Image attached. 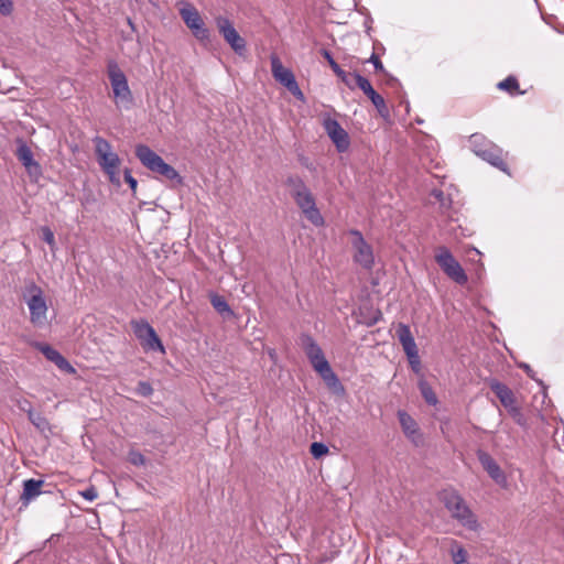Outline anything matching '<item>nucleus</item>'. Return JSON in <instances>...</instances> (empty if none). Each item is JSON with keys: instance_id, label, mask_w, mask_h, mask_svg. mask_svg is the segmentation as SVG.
<instances>
[{"instance_id": "6", "label": "nucleus", "mask_w": 564, "mask_h": 564, "mask_svg": "<svg viewBox=\"0 0 564 564\" xmlns=\"http://www.w3.org/2000/svg\"><path fill=\"white\" fill-rule=\"evenodd\" d=\"M180 15L185 25L191 30L193 36L202 43L210 40V32L199 11L189 2H181Z\"/></svg>"}, {"instance_id": "39", "label": "nucleus", "mask_w": 564, "mask_h": 564, "mask_svg": "<svg viewBox=\"0 0 564 564\" xmlns=\"http://www.w3.org/2000/svg\"><path fill=\"white\" fill-rule=\"evenodd\" d=\"M104 173L108 176V180L113 185H120V176L119 169H109L104 171Z\"/></svg>"}, {"instance_id": "24", "label": "nucleus", "mask_w": 564, "mask_h": 564, "mask_svg": "<svg viewBox=\"0 0 564 564\" xmlns=\"http://www.w3.org/2000/svg\"><path fill=\"white\" fill-rule=\"evenodd\" d=\"M132 328L137 338L141 341L151 337L154 340V328L145 321L132 322Z\"/></svg>"}, {"instance_id": "23", "label": "nucleus", "mask_w": 564, "mask_h": 564, "mask_svg": "<svg viewBox=\"0 0 564 564\" xmlns=\"http://www.w3.org/2000/svg\"><path fill=\"white\" fill-rule=\"evenodd\" d=\"M210 304L215 308L216 312H218L223 316H232L234 312L230 308L229 304L227 303L226 299L221 295H218L216 293L209 294Z\"/></svg>"}, {"instance_id": "20", "label": "nucleus", "mask_w": 564, "mask_h": 564, "mask_svg": "<svg viewBox=\"0 0 564 564\" xmlns=\"http://www.w3.org/2000/svg\"><path fill=\"white\" fill-rule=\"evenodd\" d=\"M479 156L482 160L490 163L492 166H495L503 172L508 171L507 163L505 162V159H503L502 150L500 148H498L497 145H494V144L489 145L488 148H486L485 151L480 152Z\"/></svg>"}, {"instance_id": "44", "label": "nucleus", "mask_w": 564, "mask_h": 564, "mask_svg": "<svg viewBox=\"0 0 564 564\" xmlns=\"http://www.w3.org/2000/svg\"><path fill=\"white\" fill-rule=\"evenodd\" d=\"M124 181L129 184L132 192H135L138 182L137 180L131 175L130 170H124Z\"/></svg>"}, {"instance_id": "28", "label": "nucleus", "mask_w": 564, "mask_h": 564, "mask_svg": "<svg viewBox=\"0 0 564 564\" xmlns=\"http://www.w3.org/2000/svg\"><path fill=\"white\" fill-rule=\"evenodd\" d=\"M451 555L455 564H463L467 561V552L457 541L452 542Z\"/></svg>"}, {"instance_id": "48", "label": "nucleus", "mask_w": 564, "mask_h": 564, "mask_svg": "<svg viewBox=\"0 0 564 564\" xmlns=\"http://www.w3.org/2000/svg\"><path fill=\"white\" fill-rule=\"evenodd\" d=\"M29 406H31L30 403L25 401V405H21L20 409L28 413Z\"/></svg>"}, {"instance_id": "34", "label": "nucleus", "mask_w": 564, "mask_h": 564, "mask_svg": "<svg viewBox=\"0 0 564 564\" xmlns=\"http://www.w3.org/2000/svg\"><path fill=\"white\" fill-rule=\"evenodd\" d=\"M311 454L315 458H319L328 453V447L324 443L314 442L311 444Z\"/></svg>"}, {"instance_id": "27", "label": "nucleus", "mask_w": 564, "mask_h": 564, "mask_svg": "<svg viewBox=\"0 0 564 564\" xmlns=\"http://www.w3.org/2000/svg\"><path fill=\"white\" fill-rule=\"evenodd\" d=\"M469 144L473 152L479 156L480 152L485 151L486 148H488L492 143H490L482 134L474 133L469 137Z\"/></svg>"}, {"instance_id": "33", "label": "nucleus", "mask_w": 564, "mask_h": 564, "mask_svg": "<svg viewBox=\"0 0 564 564\" xmlns=\"http://www.w3.org/2000/svg\"><path fill=\"white\" fill-rule=\"evenodd\" d=\"M56 367L67 373H75L76 369L67 361V359L61 354L57 355L56 359L53 361Z\"/></svg>"}, {"instance_id": "9", "label": "nucleus", "mask_w": 564, "mask_h": 564, "mask_svg": "<svg viewBox=\"0 0 564 564\" xmlns=\"http://www.w3.org/2000/svg\"><path fill=\"white\" fill-rule=\"evenodd\" d=\"M271 72L278 83L284 86L296 99L304 101V94L300 89L294 74L282 65L276 55H271Z\"/></svg>"}, {"instance_id": "31", "label": "nucleus", "mask_w": 564, "mask_h": 564, "mask_svg": "<svg viewBox=\"0 0 564 564\" xmlns=\"http://www.w3.org/2000/svg\"><path fill=\"white\" fill-rule=\"evenodd\" d=\"M431 196L440 203L442 210H447L451 207L452 200L447 197L442 189L434 188L431 192Z\"/></svg>"}, {"instance_id": "32", "label": "nucleus", "mask_w": 564, "mask_h": 564, "mask_svg": "<svg viewBox=\"0 0 564 564\" xmlns=\"http://www.w3.org/2000/svg\"><path fill=\"white\" fill-rule=\"evenodd\" d=\"M420 390H421L422 397L424 398L426 403H429L431 405H435L437 403L436 394L434 393L433 389L426 382L420 383Z\"/></svg>"}, {"instance_id": "29", "label": "nucleus", "mask_w": 564, "mask_h": 564, "mask_svg": "<svg viewBox=\"0 0 564 564\" xmlns=\"http://www.w3.org/2000/svg\"><path fill=\"white\" fill-rule=\"evenodd\" d=\"M154 340L151 337H148L147 339L141 340V345L145 350H153V351H161L162 354L165 352L164 346L154 332Z\"/></svg>"}, {"instance_id": "25", "label": "nucleus", "mask_w": 564, "mask_h": 564, "mask_svg": "<svg viewBox=\"0 0 564 564\" xmlns=\"http://www.w3.org/2000/svg\"><path fill=\"white\" fill-rule=\"evenodd\" d=\"M285 185L289 188L292 197H294L297 193H302L308 188L303 178L299 175H290L285 180Z\"/></svg>"}, {"instance_id": "46", "label": "nucleus", "mask_w": 564, "mask_h": 564, "mask_svg": "<svg viewBox=\"0 0 564 564\" xmlns=\"http://www.w3.org/2000/svg\"><path fill=\"white\" fill-rule=\"evenodd\" d=\"M512 417L516 420V422L518 424L522 425L524 423L523 415L520 410H519V414H514V415H512Z\"/></svg>"}, {"instance_id": "14", "label": "nucleus", "mask_w": 564, "mask_h": 564, "mask_svg": "<svg viewBox=\"0 0 564 564\" xmlns=\"http://www.w3.org/2000/svg\"><path fill=\"white\" fill-rule=\"evenodd\" d=\"M324 129L339 152H345L349 148L348 133L341 128L335 119L327 118L324 120Z\"/></svg>"}, {"instance_id": "8", "label": "nucleus", "mask_w": 564, "mask_h": 564, "mask_svg": "<svg viewBox=\"0 0 564 564\" xmlns=\"http://www.w3.org/2000/svg\"><path fill=\"white\" fill-rule=\"evenodd\" d=\"M435 261L441 267L443 272L454 282L464 285L468 281V276L459 262L454 258L452 252L446 247H440L435 254Z\"/></svg>"}, {"instance_id": "22", "label": "nucleus", "mask_w": 564, "mask_h": 564, "mask_svg": "<svg viewBox=\"0 0 564 564\" xmlns=\"http://www.w3.org/2000/svg\"><path fill=\"white\" fill-rule=\"evenodd\" d=\"M43 480L28 479L23 484V492L21 499L25 502L31 501L42 494Z\"/></svg>"}, {"instance_id": "1", "label": "nucleus", "mask_w": 564, "mask_h": 564, "mask_svg": "<svg viewBox=\"0 0 564 564\" xmlns=\"http://www.w3.org/2000/svg\"><path fill=\"white\" fill-rule=\"evenodd\" d=\"M300 344L313 369L319 375L327 388L335 394H343L345 392V388L337 375L333 371L316 340L311 335L303 334L300 337Z\"/></svg>"}, {"instance_id": "45", "label": "nucleus", "mask_w": 564, "mask_h": 564, "mask_svg": "<svg viewBox=\"0 0 564 564\" xmlns=\"http://www.w3.org/2000/svg\"><path fill=\"white\" fill-rule=\"evenodd\" d=\"M11 12H12L11 0H0V13L3 15H8Z\"/></svg>"}, {"instance_id": "21", "label": "nucleus", "mask_w": 564, "mask_h": 564, "mask_svg": "<svg viewBox=\"0 0 564 564\" xmlns=\"http://www.w3.org/2000/svg\"><path fill=\"white\" fill-rule=\"evenodd\" d=\"M323 57L328 62L333 72L341 79V82L350 89H354V76L356 73L345 72L333 58L332 54L327 50L322 51Z\"/></svg>"}, {"instance_id": "35", "label": "nucleus", "mask_w": 564, "mask_h": 564, "mask_svg": "<svg viewBox=\"0 0 564 564\" xmlns=\"http://www.w3.org/2000/svg\"><path fill=\"white\" fill-rule=\"evenodd\" d=\"M37 348L45 356V358L52 362L54 361V359H56L57 355L59 354L56 349H54L47 344H39Z\"/></svg>"}, {"instance_id": "50", "label": "nucleus", "mask_w": 564, "mask_h": 564, "mask_svg": "<svg viewBox=\"0 0 564 564\" xmlns=\"http://www.w3.org/2000/svg\"><path fill=\"white\" fill-rule=\"evenodd\" d=\"M525 371L530 370V367L528 365L524 366Z\"/></svg>"}, {"instance_id": "5", "label": "nucleus", "mask_w": 564, "mask_h": 564, "mask_svg": "<svg viewBox=\"0 0 564 564\" xmlns=\"http://www.w3.org/2000/svg\"><path fill=\"white\" fill-rule=\"evenodd\" d=\"M24 297L30 311V322L33 326L42 328L47 323V304L43 290L34 282L25 286Z\"/></svg>"}, {"instance_id": "37", "label": "nucleus", "mask_w": 564, "mask_h": 564, "mask_svg": "<svg viewBox=\"0 0 564 564\" xmlns=\"http://www.w3.org/2000/svg\"><path fill=\"white\" fill-rule=\"evenodd\" d=\"M42 239L51 247V249L55 248V237L54 232L48 227H42Z\"/></svg>"}, {"instance_id": "18", "label": "nucleus", "mask_w": 564, "mask_h": 564, "mask_svg": "<svg viewBox=\"0 0 564 564\" xmlns=\"http://www.w3.org/2000/svg\"><path fill=\"white\" fill-rule=\"evenodd\" d=\"M398 419L400 425L402 427L403 433L410 438L415 445H417L421 440V434L419 432V427L414 419L405 411H398Z\"/></svg>"}, {"instance_id": "38", "label": "nucleus", "mask_w": 564, "mask_h": 564, "mask_svg": "<svg viewBox=\"0 0 564 564\" xmlns=\"http://www.w3.org/2000/svg\"><path fill=\"white\" fill-rule=\"evenodd\" d=\"M104 173L108 176V180L113 185H120V176L119 169H109L104 171Z\"/></svg>"}, {"instance_id": "36", "label": "nucleus", "mask_w": 564, "mask_h": 564, "mask_svg": "<svg viewBox=\"0 0 564 564\" xmlns=\"http://www.w3.org/2000/svg\"><path fill=\"white\" fill-rule=\"evenodd\" d=\"M128 460L134 466H143L145 464V457L138 451H130L128 454Z\"/></svg>"}, {"instance_id": "11", "label": "nucleus", "mask_w": 564, "mask_h": 564, "mask_svg": "<svg viewBox=\"0 0 564 564\" xmlns=\"http://www.w3.org/2000/svg\"><path fill=\"white\" fill-rule=\"evenodd\" d=\"M293 199L306 219L310 220L314 226L318 227L324 225V218L316 207L315 197L310 188L303 191L302 193H297Z\"/></svg>"}, {"instance_id": "19", "label": "nucleus", "mask_w": 564, "mask_h": 564, "mask_svg": "<svg viewBox=\"0 0 564 564\" xmlns=\"http://www.w3.org/2000/svg\"><path fill=\"white\" fill-rule=\"evenodd\" d=\"M397 337L400 344L402 345V348L406 357L419 354L416 343L408 325L402 323L399 324L397 328Z\"/></svg>"}, {"instance_id": "30", "label": "nucleus", "mask_w": 564, "mask_h": 564, "mask_svg": "<svg viewBox=\"0 0 564 564\" xmlns=\"http://www.w3.org/2000/svg\"><path fill=\"white\" fill-rule=\"evenodd\" d=\"M497 87L513 95L519 90V83L516 77L508 76L506 79L498 83Z\"/></svg>"}, {"instance_id": "16", "label": "nucleus", "mask_w": 564, "mask_h": 564, "mask_svg": "<svg viewBox=\"0 0 564 564\" xmlns=\"http://www.w3.org/2000/svg\"><path fill=\"white\" fill-rule=\"evenodd\" d=\"M489 387L511 415L519 414L513 392L508 386L494 379L489 382Z\"/></svg>"}, {"instance_id": "4", "label": "nucleus", "mask_w": 564, "mask_h": 564, "mask_svg": "<svg viewBox=\"0 0 564 564\" xmlns=\"http://www.w3.org/2000/svg\"><path fill=\"white\" fill-rule=\"evenodd\" d=\"M135 156L142 165L151 172L156 173L166 180L176 181L178 184L182 183V177L178 172L172 165L165 163L164 160L148 145L138 144L135 147Z\"/></svg>"}, {"instance_id": "12", "label": "nucleus", "mask_w": 564, "mask_h": 564, "mask_svg": "<svg viewBox=\"0 0 564 564\" xmlns=\"http://www.w3.org/2000/svg\"><path fill=\"white\" fill-rule=\"evenodd\" d=\"M93 141L97 162L101 170L119 169L121 160L119 155L112 151L111 144L101 137H96Z\"/></svg>"}, {"instance_id": "7", "label": "nucleus", "mask_w": 564, "mask_h": 564, "mask_svg": "<svg viewBox=\"0 0 564 564\" xmlns=\"http://www.w3.org/2000/svg\"><path fill=\"white\" fill-rule=\"evenodd\" d=\"M351 236L352 260L365 270H372L375 267V254L371 245H369L362 234L357 229L349 230Z\"/></svg>"}, {"instance_id": "43", "label": "nucleus", "mask_w": 564, "mask_h": 564, "mask_svg": "<svg viewBox=\"0 0 564 564\" xmlns=\"http://www.w3.org/2000/svg\"><path fill=\"white\" fill-rule=\"evenodd\" d=\"M82 496L88 501H94L98 497V491L95 487L90 486L89 488L82 491Z\"/></svg>"}, {"instance_id": "47", "label": "nucleus", "mask_w": 564, "mask_h": 564, "mask_svg": "<svg viewBox=\"0 0 564 564\" xmlns=\"http://www.w3.org/2000/svg\"><path fill=\"white\" fill-rule=\"evenodd\" d=\"M127 23L131 28L132 31H135V25L130 18H127Z\"/></svg>"}, {"instance_id": "41", "label": "nucleus", "mask_w": 564, "mask_h": 564, "mask_svg": "<svg viewBox=\"0 0 564 564\" xmlns=\"http://www.w3.org/2000/svg\"><path fill=\"white\" fill-rule=\"evenodd\" d=\"M138 392L141 394V395H144V397H149L152 394L153 392V388L151 387V384L147 381H140L138 383Z\"/></svg>"}, {"instance_id": "2", "label": "nucleus", "mask_w": 564, "mask_h": 564, "mask_svg": "<svg viewBox=\"0 0 564 564\" xmlns=\"http://www.w3.org/2000/svg\"><path fill=\"white\" fill-rule=\"evenodd\" d=\"M440 501L451 513L452 518L468 530L476 531L479 523L464 498L455 489H444L438 494Z\"/></svg>"}, {"instance_id": "49", "label": "nucleus", "mask_w": 564, "mask_h": 564, "mask_svg": "<svg viewBox=\"0 0 564 564\" xmlns=\"http://www.w3.org/2000/svg\"><path fill=\"white\" fill-rule=\"evenodd\" d=\"M395 83H397V79H395V78H393V77H390V78L388 79V84H390V85L395 84Z\"/></svg>"}, {"instance_id": "26", "label": "nucleus", "mask_w": 564, "mask_h": 564, "mask_svg": "<svg viewBox=\"0 0 564 564\" xmlns=\"http://www.w3.org/2000/svg\"><path fill=\"white\" fill-rule=\"evenodd\" d=\"M30 422L42 433L50 430L48 421L39 412H34L31 406L28 409Z\"/></svg>"}, {"instance_id": "13", "label": "nucleus", "mask_w": 564, "mask_h": 564, "mask_svg": "<svg viewBox=\"0 0 564 564\" xmlns=\"http://www.w3.org/2000/svg\"><path fill=\"white\" fill-rule=\"evenodd\" d=\"M354 86L362 90V93L371 100V102L382 117H387L389 115V109L386 105L383 97L373 89V87L371 86L370 82L367 78H365L360 74H355Z\"/></svg>"}, {"instance_id": "15", "label": "nucleus", "mask_w": 564, "mask_h": 564, "mask_svg": "<svg viewBox=\"0 0 564 564\" xmlns=\"http://www.w3.org/2000/svg\"><path fill=\"white\" fill-rule=\"evenodd\" d=\"M15 154L18 160L25 167L30 177L37 181L42 175V169L39 162L33 159V153L30 147L25 142L21 141Z\"/></svg>"}, {"instance_id": "17", "label": "nucleus", "mask_w": 564, "mask_h": 564, "mask_svg": "<svg viewBox=\"0 0 564 564\" xmlns=\"http://www.w3.org/2000/svg\"><path fill=\"white\" fill-rule=\"evenodd\" d=\"M477 457L482 468L498 485L506 482L507 479L505 473L501 470L500 466L496 463L491 455H489L487 452L478 451Z\"/></svg>"}, {"instance_id": "40", "label": "nucleus", "mask_w": 564, "mask_h": 564, "mask_svg": "<svg viewBox=\"0 0 564 564\" xmlns=\"http://www.w3.org/2000/svg\"><path fill=\"white\" fill-rule=\"evenodd\" d=\"M410 364L411 369L419 373L421 371V360L419 354H415L413 356L406 357Z\"/></svg>"}, {"instance_id": "42", "label": "nucleus", "mask_w": 564, "mask_h": 564, "mask_svg": "<svg viewBox=\"0 0 564 564\" xmlns=\"http://www.w3.org/2000/svg\"><path fill=\"white\" fill-rule=\"evenodd\" d=\"M370 62L373 64L375 69H376L377 73H380V74H383V75L387 74V72H386V69L383 67V64L381 63V61L378 57V55L372 54L371 57H370Z\"/></svg>"}, {"instance_id": "10", "label": "nucleus", "mask_w": 564, "mask_h": 564, "mask_svg": "<svg viewBox=\"0 0 564 564\" xmlns=\"http://www.w3.org/2000/svg\"><path fill=\"white\" fill-rule=\"evenodd\" d=\"M215 22L226 43L236 54L242 55L246 52V41L239 35L232 22L223 15L217 17Z\"/></svg>"}, {"instance_id": "3", "label": "nucleus", "mask_w": 564, "mask_h": 564, "mask_svg": "<svg viewBox=\"0 0 564 564\" xmlns=\"http://www.w3.org/2000/svg\"><path fill=\"white\" fill-rule=\"evenodd\" d=\"M107 75L110 80L116 107L119 109H130L133 104L132 91L129 87L127 76L116 61L110 59L107 63Z\"/></svg>"}]
</instances>
